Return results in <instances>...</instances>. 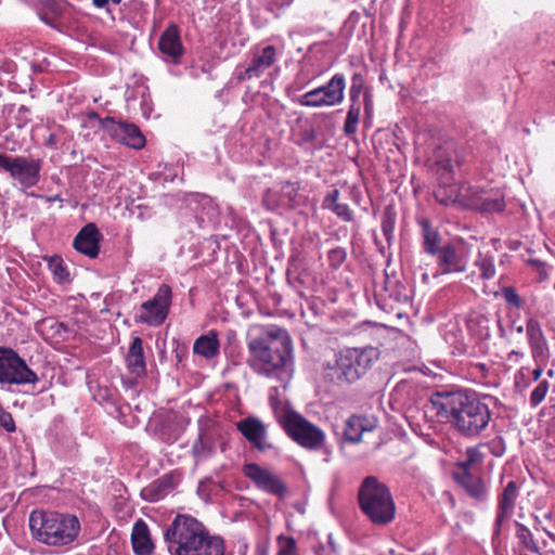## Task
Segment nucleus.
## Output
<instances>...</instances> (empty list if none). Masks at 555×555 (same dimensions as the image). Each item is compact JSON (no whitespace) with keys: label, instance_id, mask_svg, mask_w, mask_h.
Wrapping results in <instances>:
<instances>
[{"label":"nucleus","instance_id":"4be33fe9","mask_svg":"<svg viewBox=\"0 0 555 555\" xmlns=\"http://www.w3.org/2000/svg\"><path fill=\"white\" fill-rule=\"evenodd\" d=\"M160 53L173 63H178L184 49L180 38V31L177 25L168 26L158 40Z\"/></svg>","mask_w":555,"mask_h":555},{"label":"nucleus","instance_id":"f704fd0d","mask_svg":"<svg viewBox=\"0 0 555 555\" xmlns=\"http://www.w3.org/2000/svg\"><path fill=\"white\" fill-rule=\"evenodd\" d=\"M48 268L53 275V280L57 284H67L70 282V274L67 267L63 263V259L59 256L50 257Z\"/></svg>","mask_w":555,"mask_h":555},{"label":"nucleus","instance_id":"393cba45","mask_svg":"<svg viewBox=\"0 0 555 555\" xmlns=\"http://www.w3.org/2000/svg\"><path fill=\"white\" fill-rule=\"evenodd\" d=\"M129 372L135 376H143L146 373V363L143 350V340L135 336L132 338L126 357Z\"/></svg>","mask_w":555,"mask_h":555},{"label":"nucleus","instance_id":"0eeeda50","mask_svg":"<svg viewBox=\"0 0 555 555\" xmlns=\"http://www.w3.org/2000/svg\"><path fill=\"white\" fill-rule=\"evenodd\" d=\"M346 77L336 73L324 85L299 95L295 103L304 107L320 108L333 107L343 103L345 99Z\"/></svg>","mask_w":555,"mask_h":555},{"label":"nucleus","instance_id":"f257e3e1","mask_svg":"<svg viewBox=\"0 0 555 555\" xmlns=\"http://www.w3.org/2000/svg\"><path fill=\"white\" fill-rule=\"evenodd\" d=\"M486 400L476 392L443 390L430 396L429 406L440 422L450 424L466 438H475L489 426L492 417Z\"/></svg>","mask_w":555,"mask_h":555},{"label":"nucleus","instance_id":"6ab92c4d","mask_svg":"<svg viewBox=\"0 0 555 555\" xmlns=\"http://www.w3.org/2000/svg\"><path fill=\"white\" fill-rule=\"evenodd\" d=\"M518 495L519 487L514 480L508 481L499 494L496 516L493 524V540L500 537L503 525L513 516Z\"/></svg>","mask_w":555,"mask_h":555},{"label":"nucleus","instance_id":"f8f14e48","mask_svg":"<svg viewBox=\"0 0 555 555\" xmlns=\"http://www.w3.org/2000/svg\"><path fill=\"white\" fill-rule=\"evenodd\" d=\"M38 382L37 374L11 348L0 347V384L25 385Z\"/></svg>","mask_w":555,"mask_h":555},{"label":"nucleus","instance_id":"2eb2a0df","mask_svg":"<svg viewBox=\"0 0 555 555\" xmlns=\"http://www.w3.org/2000/svg\"><path fill=\"white\" fill-rule=\"evenodd\" d=\"M100 125L104 131L121 144L135 150H141L145 146V138L134 124L117 121L113 117H105L100 119Z\"/></svg>","mask_w":555,"mask_h":555},{"label":"nucleus","instance_id":"a18cd8bd","mask_svg":"<svg viewBox=\"0 0 555 555\" xmlns=\"http://www.w3.org/2000/svg\"><path fill=\"white\" fill-rule=\"evenodd\" d=\"M346 259L347 250L344 247L337 246L335 248L330 249L327 253L328 266L334 270L339 269L346 261Z\"/></svg>","mask_w":555,"mask_h":555},{"label":"nucleus","instance_id":"de8ad7c7","mask_svg":"<svg viewBox=\"0 0 555 555\" xmlns=\"http://www.w3.org/2000/svg\"><path fill=\"white\" fill-rule=\"evenodd\" d=\"M548 388H550V384L545 379L541 380L535 386V388L531 391L530 399H529L530 405L532 408L538 406L544 400V398L548 391Z\"/></svg>","mask_w":555,"mask_h":555},{"label":"nucleus","instance_id":"4c0bfd02","mask_svg":"<svg viewBox=\"0 0 555 555\" xmlns=\"http://www.w3.org/2000/svg\"><path fill=\"white\" fill-rule=\"evenodd\" d=\"M475 266L479 269L481 279L491 280L495 276L496 271L492 256L479 253Z\"/></svg>","mask_w":555,"mask_h":555},{"label":"nucleus","instance_id":"4468645a","mask_svg":"<svg viewBox=\"0 0 555 555\" xmlns=\"http://www.w3.org/2000/svg\"><path fill=\"white\" fill-rule=\"evenodd\" d=\"M477 190L466 183H439L434 191L436 201L444 206L472 207Z\"/></svg>","mask_w":555,"mask_h":555},{"label":"nucleus","instance_id":"aec40b11","mask_svg":"<svg viewBox=\"0 0 555 555\" xmlns=\"http://www.w3.org/2000/svg\"><path fill=\"white\" fill-rule=\"evenodd\" d=\"M350 105H359L364 107L365 117L371 119L374 113L373 94L365 87V78L361 73H354L351 77L349 87Z\"/></svg>","mask_w":555,"mask_h":555},{"label":"nucleus","instance_id":"774afa93","mask_svg":"<svg viewBox=\"0 0 555 555\" xmlns=\"http://www.w3.org/2000/svg\"><path fill=\"white\" fill-rule=\"evenodd\" d=\"M422 280H423V282H428V280H429V275H428V273H424V274L422 275Z\"/></svg>","mask_w":555,"mask_h":555},{"label":"nucleus","instance_id":"052dcab7","mask_svg":"<svg viewBox=\"0 0 555 555\" xmlns=\"http://www.w3.org/2000/svg\"><path fill=\"white\" fill-rule=\"evenodd\" d=\"M524 357H525L524 352L518 351V350H512V351L507 354V360L518 362V361H520Z\"/></svg>","mask_w":555,"mask_h":555},{"label":"nucleus","instance_id":"58836bf2","mask_svg":"<svg viewBox=\"0 0 555 555\" xmlns=\"http://www.w3.org/2000/svg\"><path fill=\"white\" fill-rule=\"evenodd\" d=\"M361 106L350 105L344 122V132L346 135H353L358 131Z\"/></svg>","mask_w":555,"mask_h":555},{"label":"nucleus","instance_id":"ddd939ff","mask_svg":"<svg viewBox=\"0 0 555 555\" xmlns=\"http://www.w3.org/2000/svg\"><path fill=\"white\" fill-rule=\"evenodd\" d=\"M278 61V51L274 46H266L250 53L249 60L238 64L234 76L238 81H246L261 77Z\"/></svg>","mask_w":555,"mask_h":555},{"label":"nucleus","instance_id":"c85d7f7f","mask_svg":"<svg viewBox=\"0 0 555 555\" xmlns=\"http://www.w3.org/2000/svg\"><path fill=\"white\" fill-rule=\"evenodd\" d=\"M372 426L364 416L351 415L345 424L343 431L344 438L348 442L357 443L361 441L364 431L371 430Z\"/></svg>","mask_w":555,"mask_h":555},{"label":"nucleus","instance_id":"6e6d98bb","mask_svg":"<svg viewBox=\"0 0 555 555\" xmlns=\"http://www.w3.org/2000/svg\"><path fill=\"white\" fill-rule=\"evenodd\" d=\"M16 120L18 127L27 125L30 121V109L25 105H21L17 109Z\"/></svg>","mask_w":555,"mask_h":555},{"label":"nucleus","instance_id":"e2e57ef3","mask_svg":"<svg viewBox=\"0 0 555 555\" xmlns=\"http://www.w3.org/2000/svg\"><path fill=\"white\" fill-rule=\"evenodd\" d=\"M51 328H53L56 334H62V332L67 331V326L62 322H54Z\"/></svg>","mask_w":555,"mask_h":555},{"label":"nucleus","instance_id":"7c9ffc66","mask_svg":"<svg viewBox=\"0 0 555 555\" xmlns=\"http://www.w3.org/2000/svg\"><path fill=\"white\" fill-rule=\"evenodd\" d=\"M467 330L476 340H487L490 337V321L483 314L472 315L467 320Z\"/></svg>","mask_w":555,"mask_h":555},{"label":"nucleus","instance_id":"8fccbe9b","mask_svg":"<svg viewBox=\"0 0 555 555\" xmlns=\"http://www.w3.org/2000/svg\"><path fill=\"white\" fill-rule=\"evenodd\" d=\"M459 336H461L460 331L452 328L447 332L446 340H447V343L453 345L454 349L459 353H466L467 352L466 345L463 343V340Z\"/></svg>","mask_w":555,"mask_h":555},{"label":"nucleus","instance_id":"473e14b6","mask_svg":"<svg viewBox=\"0 0 555 555\" xmlns=\"http://www.w3.org/2000/svg\"><path fill=\"white\" fill-rule=\"evenodd\" d=\"M284 209H293L300 204V185L298 182L284 181L280 184Z\"/></svg>","mask_w":555,"mask_h":555},{"label":"nucleus","instance_id":"c03bdc74","mask_svg":"<svg viewBox=\"0 0 555 555\" xmlns=\"http://www.w3.org/2000/svg\"><path fill=\"white\" fill-rule=\"evenodd\" d=\"M276 540L279 546L276 555H298L296 540L293 537L280 534Z\"/></svg>","mask_w":555,"mask_h":555},{"label":"nucleus","instance_id":"bb28decb","mask_svg":"<svg viewBox=\"0 0 555 555\" xmlns=\"http://www.w3.org/2000/svg\"><path fill=\"white\" fill-rule=\"evenodd\" d=\"M423 238L424 251L430 256H435L441 249V236L436 228L427 218H422L418 221Z\"/></svg>","mask_w":555,"mask_h":555},{"label":"nucleus","instance_id":"69168bd1","mask_svg":"<svg viewBox=\"0 0 555 555\" xmlns=\"http://www.w3.org/2000/svg\"><path fill=\"white\" fill-rule=\"evenodd\" d=\"M186 354V349L183 348L182 350L177 349L176 350V358L179 362L182 361L183 357Z\"/></svg>","mask_w":555,"mask_h":555},{"label":"nucleus","instance_id":"39448f33","mask_svg":"<svg viewBox=\"0 0 555 555\" xmlns=\"http://www.w3.org/2000/svg\"><path fill=\"white\" fill-rule=\"evenodd\" d=\"M358 501L361 512L375 526H387L396 517V503L389 488L374 476L361 482Z\"/></svg>","mask_w":555,"mask_h":555},{"label":"nucleus","instance_id":"49530a36","mask_svg":"<svg viewBox=\"0 0 555 555\" xmlns=\"http://www.w3.org/2000/svg\"><path fill=\"white\" fill-rule=\"evenodd\" d=\"M165 495L166 490L164 488V482L162 480L153 482L149 488L143 490L144 499L151 502H157L162 500Z\"/></svg>","mask_w":555,"mask_h":555},{"label":"nucleus","instance_id":"c9c22d12","mask_svg":"<svg viewBox=\"0 0 555 555\" xmlns=\"http://www.w3.org/2000/svg\"><path fill=\"white\" fill-rule=\"evenodd\" d=\"M94 399L102 405L117 409L119 397L116 389H112L107 386H100L93 395Z\"/></svg>","mask_w":555,"mask_h":555},{"label":"nucleus","instance_id":"864d4df0","mask_svg":"<svg viewBox=\"0 0 555 555\" xmlns=\"http://www.w3.org/2000/svg\"><path fill=\"white\" fill-rule=\"evenodd\" d=\"M502 295L508 305H511L517 309H519L521 307L522 301L515 288L505 287L502 289Z\"/></svg>","mask_w":555,"mask_h":555},{"label":"nucleus","instance_id":"a878e982","mask_svg":"<svg viewBox=\"0 0 555 555\" xmlns=\"http://www.w3.org/2000/svg\"><path fill=\"white\" fill-rule=\"evenodd\" d=\"M131 544L137 555H151L154 548L150 537L147 525L143 520H138L131 533Z\"/></svg>","mask_w":555,"mask_h":555},{"label":"nucleus","instance_id":"2f4dec72","mask_svg":"<svg viewBox=\"0 0 555 555\" xmlns=\"http://www.w3.org/2000/svg\"><path fill=\"white\" fill-rule=\"evenodd\" d=\"M515 535L521 548L532 554L541 555V550L539 547L538 541L534 539V535L531 532V530L519 521H515Z\"/></svg>","mask_w":555,"mask_h":555},{"label":"nucleus","instance_id":"cd10ccee","mask_svg":"<svg viewBox=\"0 0 555 555\" xmlns=\"http://www.w3.org/2000/svg\"><path fill=\"white\" fill-rule=\"evenodd\" d=\"M219 207L208 196H202L199 209L196 212V220L201 228L215 227L219 223Z\"/></svg>","mask_w":555,"mask_h":555},{"label":"nucleus","instance_id":"5fc2aeb1","mask_svg":"<svg viewBox=\"0 0 555 555\" xmlns=\"http://www.w3.org/2000/svg\"><path fill=\"white\" fill-rule=\"evenodd\" d=\"M339 196H340V192L338 189H334L331 192H328L326 194V196L323 198L322 208L327 209V208L332 207L333 205L339 203L338 202Z\"/></svg>","mask_w":555,"mask_h":555},{"label":"nucleus","instance_id":"b1692460","mask_svg":"<svg viewBox=\"0 0 555 555\" xmlns=\"http://www.w3.org/2000/svg\"><path fill=\"white\" fill-rule=\"evenodd\" d=\"M193 353L203 359L211 360L220 353V340L218 332L210 330L197 337L193 344Z\"/></svg>","mask_w":555,"mask_h":555},{"label":"nucleus","instance_id":"4d7b16f0","mask_svg":"<svg viewBox=\"0 0 555 555\" xmlns=\"http://www.w3.org/2000/svg\"><path fill=\"white\" fill-rule=\"evenodd\" d=\"M141 112L144 118H149L153 111L152 102L147 94L143 93L140 101Z\"/></svg>","mask_w":555,"mask_h":555},{"label":"nucleus","instance_id":"c756f323","mask_svg":"<svg viewBox=\"0 0 555 555\" xmlns=\"http://www.w3.org/2000/svg\"><path fill=\"white\" fill-rule=\"evenodd\" d=\"M534 369L529 366H521L514 375L515 388L519 391L526 390L533 382L539 380L543 373V365L545 363H535Z\"/></svg>","mask_w":555,"mask_h":555},{"label":"nucleus","instance_id":"09e8293b","mask_svg":"<svg viewBox=\"0 0 555 555\" xmlns=\"http://www.w3.org/2000/svg\"><path fill=\"white\" fill-rule=\"evenodd\" d=\"M327 210H331L333 214H335L340 220L345 222H351L354 219V214L352 209L349 207V205L344 203H337L333 205L332 207L327 208Z\"/></svg>","mask_w":555,"mask_h":555},{"label":"nucleus","instance_id":"1a4fd4ad","mask_svg":"<svg viewBox=\"0 0 555 555\" xmlns=\"http://www.w3.org/2000/svg\"><path fill=\"white\" fill-rule=\"evenodd\" d=\"M171 305L172 289L168 284H162L152 298L140 305L134 321L151 327H158L168 318Z\"/></svg>","mask_w":555,"mask_h":555},{"label":"nucleus","instance_id":"680f3d73","mask_svg":"<svg viewBox=\"0 0 555 555\" xmlns=\"http://www.w3.org/2000/svg\"><path fill=\"white\" fill-rule=\"evenodd\" d=\"M92 3L98 9H106L107 13H111V10L107 8L109 0H92Z\"/></svg>","mask_w":555,"mask_h":555},{"label":"nucleus","instance_id":"f3484780","mask_svg":"<svg viewBox=\"0 0 555 555\" xmlns=\"http://www.w3.org/2000/svg\"><path fill=\"white\" fill-rule=\"evenodd\" d=\"M237 430L259 452H268L274 449L269 441L267 426L255 416H247L236 423Z\"/></svg>","mask_w":555,"mask_h":555},{"label":"nucleus","instance_id":"13d9d810","mask_svg":"<svg viewBox=\"0 0 555 555\" xmlns=\"http://www.w3.org/2000/svg\"><path fill=\"white\" fill-rule=\"evenodd\" d=\"M532 264L538 269L541 280H545L547 278V273L545 272V264L540 260H532Z\"/></svg>","mask_w":555,"mask_h":555},{"label":"nucleus","instance_id":"5701e85b","mask_svg":"<svg viewBox=\"0 0 555 555\" xmlns=\"http://www.w3.org/2000/svg\"><path fill=\"white\" fill-rule=\"evenodd\" d=\"M455 479L472 499L477 502H483L487 500L488 486L480 476H476L470 472L456 473Z\"/></svg>","mask_w":555,"mask_h":555},{"label":"nucleus","instance_id":"3c124183","mask_svg":"<svg viewBox=\"0 0 555 555\" xmlns=\"http://www.w3.org/2000/svg\"><path fill=\"white\" fill-rule=\"evenodd\" d=\"M0 426L8 433H14L16 430L15 422L10 412L5 411L0 403Z\"/></svg>","mask_w":555,"mask_h":555},{"label":"nucleus","instance_id":"7ed1b4c3","mask_svg":"<svg viewBox=\"0 0 555 555\" xmlns=\"http://www.w3.org/2000/svg\"><path fill=\"white\" fill-rule=\"evenodd\" d=\"M164 538L171 555H224V540L188 514H178Z\"/></svg>","mask_w":555,"mask_h":555},{"label":"nucleus","instance_id":"dca6fc26","mask_svg":"<svg viewBox=\"0 0 555 555\" xmlns=\"http://www.w3.org/2000/svg\"><path fill=\"white\" fill-rule=\"evenodd\" d=\"M243 473L259 490L266 493L280 498H283L287 493L286 485L278 475L256 463L245 464L243 466Z\"/></svg>","mask_w":555,"mask_h":555},{"label":"nucleus","instance_id":"603ef678","mask_svg":"<svg viewBox=\"0 0 555 555\" xmlns=\"http://www.w3.org/2000/svg\"><path fill=\"white\" fill-rule=\"evenodd\" d=\"M315 555H339L338 548L332 534L327 535V541L325 544H321L317 547Z\"/></svg>","mask_w":555,"mask_h":555},{"label":"nucleus","instance_id":"e433bc0d","mask_svg":"<svg viewBox=\"0 0 555 555\" xmlns=\"http://www.w3.org/2000/svg\"><path fill=\"white\" fill-rule=\"evenodd\" d=\"M269 403L272 408L278 422L281 424L282 415H286L288 413H294L295 411L291 410L287 404L279 398V388L271 387L269 390Z\"/></svg>","mask_w":555,"mask_h":555},{"label":"nucleus","instance_id":"ea45409f","mask_svg":"<svg viewBox=\"0 0 555 555\" xmlns=\"http://www.w3.org/2000/svg\"><path fill=\"white\" fill-rule=\"evenodd\" d=\"M482 461V453L478 448L472 447L467 448L465 457L459 462L457 466L462 469L461 473L470 472V469L478 463Z\"/></svg>","mask_w":555,"mask_h":555},{"label":"nucleus","instance_id":"0e129e2a","mask_svg":"<svg viewBox=\"0 0 555 555\" xmlns=\"http://www.w3.org/2000/svg\"><path fill=\"white\" fill-rule=\"evenodd\" d=\"M56 143V137L54 133H51L46 141L47 146H53Z\"/></svg>","mask_w":555,"mask_h":555},{"label":"nucleus","instance_id":"37998d69","mask_svg":"<svg viewBox=\"0 0 555 555\" xmlns=\"http://www.w3.org/2000/svg\"><path fill=\"white\" fill-rule=\"evenodd\" d=\"M262 205L268 209L275 211L278 209H284L282 205L281 191L279 189H268L262 197Z\"/></svg>","mask_w":555,"mask_h":555},{"label":"nucleus","instance_id":"72a5a7b5","mask_svg":"<svg viewBox=\"0 0 555 555\" xmlns=\"http://www.w3.org/2000/svg\"><path fill=\"white\" fill-rule=\"evenodd\" d=\"M476 204L473 206L479 207L480 209L488 212H501L505 208V203L502 196L491 198L483 192L477 191L474 195Z\"/></svg>","mask_w":555,"mask_h":555},{"label":"nucleus","instance_id":"a19ab883","mask_svg":"<svg viewBox=\"0 0 555 555\" xmlns=\"http://www.w3.org/2000/svg\"><path fill=\"white\" fill-rule=\"evenodd\" d=\"M395 225L396 214L391 208L387 207L382 216V232L389 244L393 238Z\"/></svg>","mask_w":555,"mask_h":555},{"label":"nucleus","instance_id":"9d476101","mask_svg":"<svg viewBox=\"0 0 555 555\" xmlns=\"http://www.w3.org/2000/svg\"><path fill=\"white\" fill-rule=\"evenodd\" d=\"M43 162L40 158L26 156H9L0 153V169L9 172L23 189H30L40 181Z\"/></svg>","mask_w":555,"mask_h":555},{"label":"nucleus","instance_id":"20e7f679","mask_svg":"<svg viewBox=\"0 0 555 555\" xmlns=\"http://www.w3.org/2000/svg\"><path fill=\"white\" fill-rule=\"evenodd\" d=\"M29 529L39 543L63 547L77 540L81 525L74 514L35 509L29 515Z\"/></svg>","mask_w":555,"mask_h":555},{"label":"nucleus","instance_id":"338daca9","mask_svg":"<svg viewBox=\"0 0 555 555\" xmlns=\"http://www.w3.org/2000/svg\"><path fill=\"white\" fill-rule=\"evenodd\" d=\"M48 202H63L62 197L60 195L49 196L47 197Z\"/></svg>","mask_w":555,"mask_h":555},{"label":"nucleus","instance_id":"412c9836","mask_svg":"<svg viewBox=\"0 0 555 555\" xmlns=\"http://www.w3.org/2000/svg\"><path fill=\"white\" fill-rule=\"evenodd\" d=\"M101 233L94 223L85 225L74 238V248L88 256L96 258L100 253Z\"/></svg>","mask_w":555,"mask_h":555},{"label":"nucleus","instance_id":"bf43d9fd","mask_svg":"<svg viewBox=\"0 0 555 555\" xmlns=\"http://www.w3.org/2000/svg\"><path fill=\"white\" fill-rule=\"evenodd\" d=\"M474 370L478 371L482 376H487L489 371H490V366L486 363H476L474 364Z\"/></svg>","mask_w":555,"mask_h":555},{"label":"nucleus","instance_id":"9b49d317","mask_svg":"<svg viewBox=\"0 0 555 555\" xmlns=\"http://www.w3.org/2000/svg\"><path fill=\"white\" fill-rule=\"evenodd\" d=\"M437 271L435 279L454 273H463L467 270L470 247L463 240H454L444 244L436 255Z\"/></svg>","mask_w":555,"mask_h":555},{"label":"nucleus","instance_id":"423d86ee","mask_svg":"<svg viewBox=\"0 0 555 555\" xmlns=\"http://www.w3.org/2000/svg\"><path fill=\"white\" fill-rule=\"evenodd\" d=\"M379 351L373 346L347 347L336 354L335 371L340 380L349 384L359 380L378 359Z\"/></svg>","mask_w":555,"mask_h":555},{"label":"nucleus","instance_id":"79ce46f5","mask_svg":"<svg viewBox=\"0 0 555 555\" xmlns=\"http://www.w3.org/2000/svg\"><path fill=\"white\" fill-rule=\"evenodd\" d=\"M192 451L196 459H207L212 453V443L208 438L199 434L192 446Z\"/></svg>","mask_w":555,"mask_h":555},{"label":"nucleus","instance_id":"f03ea898","mask_svg":"<svg viewBox=\"0 0 555 555\" xmlns=\"http://www.w3.org/2000/svg\"><path fill=\"white\" fill-rule=\"evenodd\" d=\"M250 367L259 375L274 377L286 384L293 372V344L287 331L268 326L248 343Z\"/></svg>","mask_w":555,"mask_h":555},{"label":"nucleus","instance_id":"a211bd4d","mask_svg":"<svg viewBox=\"0 0 555 555\" xmlns=\"http://www.w3.org/2000/svg\"><path fill=\"white\" fill-rule=\"evenodd\" d=\"M525 330L533 361L535 363H546L550 358V346L541 322L534 315H529L526 319Z\"/></svg>","mask_w":555,"mask_h":555},{"label":"nucleus","instance_id":"6e6552de","mask_svg":"<svg viewBox=\"0 0 555 555\" xmlns=\"http://www.w3.org/2000/svg\"><path fill=\"white\" fill-rule=\"evenodd\" d=\"M281 426L295 442L306 449L318 450L324 443V431L297 412L282 415Z\"/></svg>","mask_w":555,"mask_h":555}]
</instances>
